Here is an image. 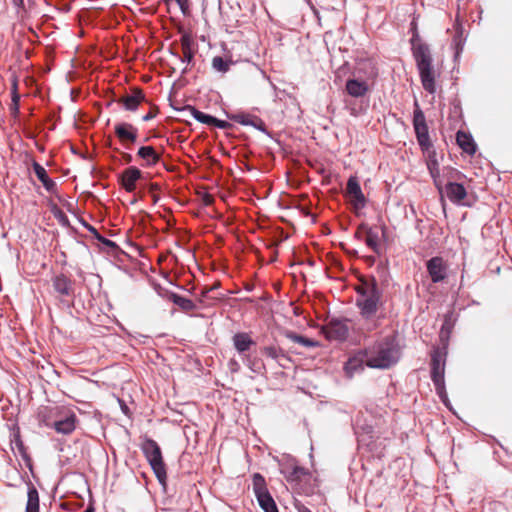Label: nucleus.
I'll return each instance as SVG.
<instances>
[{"label":"nucleus","mask_w":512,"mask_h":512,"mask_svg":"<svg viewBox=\"0 0 512 512\" xmlns=\"http://www.w3.org/2000/svg\"><path fill=\"white\" fill-rule=\"evenodd\" d=\"M356 306L365 320H372L383 305V292L374 276H360L355 286Z\"/></svg>","instance_id":"f257e3e1"},{"label":"nucleus","mask_w":512,"mask_h":512,"mask_svg":"<svg viewBox=\"0 0 512 512\" xmlns=\"http://www.w3.org/2000/svg\"><path fill=\"white\" fill-rule=\"evenodd\" d=\"M360 356L370 368L387 369L399 360L400 350L395 337L388 336L362 351Z\"/></svg>","instance_id":"f03ea898"},{"label":"nucleus","mask_w":512,"mask_h":512,"mask_svg":"<svg viewBox=\"0 0 512 512\" xmlns=\"http://www.w3.org/2000/svg\"><path fill=\"white\" fill-rule=\"evenodd\" d=\"M423 88L430 94L435 93V76L432 55L428 44L417 45L412 50Z\"/></svg>","instance_id":"7ed1b4c3"},{"label":"nucleus","mask_w":512,"mask_h":512,"mask_svg":"<svg viewBox=\"0 0 512 512\" xmlns=\"http://www.w3.org/2000/svg\"><path fill=\"white\" fill-rule=\"evenodd\" d=\"M140 448L163 491L166 493L168 488L167 470L159 444L154 439L145 437Z\"/></svg>","instance_id":"20e7f679"},{"label":"nucleus","mask_w":512,"mask_h":512,"mask_svg":"<svg viewBox=\"0 0 512 512\" xmlns=\"http://www.w3.org/2000/svg\"><path fill=\"white\" fill-rule=\"evenodd\" d=\"M414 107L413 127L420 149L423 153H427V160H437L436 151L433 149V143L429 136L426 118L417 100L414 102Z\"/></svg>","instance_id":"39448f33"},{"label":"nucleus","mask_w":512,"mask_h":512,"mask_svg":"<svg viewBox=\"0 0 512 512\" xmlns=\"http://www.w3.org/2000/svg\"><path fill=\"white\" fill-rule=\"evenodd\" d=\"M445 363L446 351L440 348H434L431 354V379L435 386V390L439 398L444 404L448 402V396L445 388Z\"/></svg>","instance_id":"423d86ee"},{"label":"nucleus","mask_w":512,"mask_h":512,"mask_svg":"<svg viewBox=\"0 0 512 512\" xmlns=\"http://www.w3.org/2000/svg\"><path fill=\"white\" fill-rule=\"evenodd\" d=\"M253 491L259 506L264 512H279L277 505L268 491L265 478L260 473H255L252 477Z\"/></svg>","instance_id":"0eeeda50"},{"label":"nucleus","mask_w":512,"mask_h":512,"mask_svg":"<svg viewBox=\"0 0 512 512\" xmlns=\"http://www.w3.org/2000/svg\"><path fill=\"white\" fill-rule=\"evenodd\" d=\"M344 195L348 198L354 212L358 215V212L364 209L367 205V198L362 192L358 177L351 175L346 183Z\"/></svg>","instance_id":"6e6552de"},{"label":"nucleus","mask_w":512,"mask_h":512,"mask_svg":"<svg viewBox=\"0 0 512 512\" xmlns=\"http://www.w3.org/2000/svg\"><path fill=\"white\" fill-rule=\"evenodd\" d=\"M349 319L332 318L321 328L322 334L330 341L343 342L348 338L350 327Z\"/></svg>","instance_id":"1a4fd4ad"},{"label":"nucleus","mask_w":512,"mask_h":512,"mask_svg":"<svg viewBox=\"0 0 512 512\" xmlns=\"http://www.w3.org/2000/svg\"><path fill=\"white\" fill-rule=\"evenodd\" d=\"M114 133L122 145L130 148L138 139V129L128 122H119L114 126Z\"/></svg>","instance_id":"9d476101"},{"label":"nucleus","mask_w":512,"mask_h":512,"mask_svg":"<svg viewBox=\"0 0 512 512\" xmlns=\"http://www.w3.org/2000/svg\"><path fill=\"white\" fill-rule=\"evenodd\" d=\"M426 267L433 283L442 282L447 276V266L441 257H432L427 261Z\"/></svg>","instance_id":"9b49d317"},{"label":"nucleus","mask_w":512,"mask_h":512,"mask_svg":"<svg viewBox=\"0 0 512 512\" xmlns=\"http://www.w3.org/2000/svg\"><path fill=\"white\" fill-rule=\"evenodd\" d=\"M378 75V70L375 67L374 63L371 60H361L359 61L352 73L354 77H360L365 80L370 85L373 84L374 79Z\"/></svg>","instance_id":"f8f14e48"},{"label":"nucleus","mask_w":512,"mask_h":512,"mask_svg":"<svg viewBox=\"0 0 512 512\" xmlns=\"http://www.w3.org/2000/svg\"><path fill=\"white\" fill-rule=\"evenodd\" d=\"M371 86L362 78L351 76L346 80L345 89L350 96L360 98L370 91Z\"/></svg>","instance_id":"ddd939ff"},{"label":"nucleus","mask_w":512,"mask_h":512,"mask_svg":"<svg viewBox=\"0 0 512 512\" xmlns=\"http://www.w3.org/2000/svg\"><path fill=\"white\" fill-rule=\"evenodd\" d=\"M128 111H136L139 105L146 101L145 94L140 88H133L131 94H127L116 100Z\"/></svg>","instance_id":"4468645a"},{"label":"nucleus","mask_w":512,"mask_h":512,"mask_svg":"<svg viewBox=\"0 0 512 512\" xmlns=\"http://www.w3.org/2000/svg\"><path fill=\"white\" fill-rule=\"evenodd\" d=\"M141 177V170L135 166H130L122 172L120 176V183L127 192L131 193L135 191L136 182L141 179Z\"/></svg>","instance_id":"2eb2a0df"},{"label":"nucleus","mask_w":512,"mask_h":512,"mask_svg":"<svg viewBox=\"0 0 512 512\" xmlns=\"http://www.w3.org/2000/svg\"><path fill=\"white\" fill-rule=\"evenodd\" d=\"M444 188L446 196L452 203L465 205L464 199L467 196V191L462 184L453 181H448L445 184Z\"/></svg>","instance_id":"dca6fc26"},{"label":"nucleus","mask_w":512,"mask_h":512,"mask_svg":"<svg viewBox=\"0 0 512 512\" xmlns=\"http://www.w3.org/2000/svg\"><path fill=\"white\" fill-rule=\"evenodd\" d=\"M233 345L235 350L241 357L248 355V351L252 346H255V341L251 338L247 332H238L232 337Z\"/></svg>","instance_id":"f3484780"},{"label":"nucleus","mask_w":512,"mask_h":512,"mask_svg":"<svg viewBox=\"0 0 512 512\" xmlns=\"http://www.w3.org/2000/svg\"><path fill=\"white\" fill-rule=\"evenodd\" d=\"M229 118L239 124L246 125V126H253L256 129H258L261 132H264L268 134L266 125L264 121L255 115L245 114V113H239V114H233L229 116Z\"/></svg>","instance_id":"a211bd4d"},{"label":"nucleus","mask_w":512,"mask_h":512,"mask_svg":"<svg viewBox=\"0 0 512 512\" xmlns=\"http://www.w3.org/2000/svg\"><path fill=\"white\" fill-rule=\"evenodd\" d=\"M162 296L179 307L183 312L188 313L197 308V305L190 299L185 298L175 292L166 290Z\"/></svg>","instance_id":"6ab92c4d"},{"label":"nucleus","mask_w":512,"mask_h":512,"mask_svg":"<svg viewBox=\"0 0 512 512\" xmlns=\"http://www.w3.org/2000/svg\"><path fill=\"white\" fill-rule=\"evenodd\" d=\"M53 288L61 296H71L74 294V281L64 274L53 278Z\"/></svg>","instance_id":"aec40b11"},{"label":"nucleus","mask_w":512,"mask_h":512,"mask_svg":"<svg viewBox=\"0 0 512 512\" xmlns=\"http://www.w3.org/2000/svg\"><path fill=\"white\" fill-rule=\"evenodd\" d=\"M137 156L144 161L142 164L144 167H153L161 160V154L153 146H141L137 151Z\"/></svg>","instance_id":"412c9836"},{"label":"nucleus","mask_w":512,"mask_h":512,"mask_svg":"<svg viewBox=\"0 0 512 512\" xmlns=\"http://www.w3.org/2000/svg\"><path fill=\"white\" fill-rule=\"evenodd\" d=\"M456 143L463 152L469 155H474L476 153L477 146L471 134L459 130L456 133Z\"/></svg>","instance_id":"4be33fe9"},{"label":"nucleus","mask_w":512,"mask_h":512,"mask_svg":"<svg viewBox=\"0 0 512 512\" xmlns=\"http://www.w3.org/2000/svg\"><path fill=\"white\" fill-rule=\"evenodd\" d=\"M32 167L35 175L37 176L38 180L43 184L44 188L49 193H54L57 188V185L48 176L46 169L36 161L33 162Z\"/></svg>","instance_id":"5701e85b"},{"label":"nucleus","mask_w":512,"mask_h":512,"mask_svg":"<svg viewBox=\"0 0 512 512\" xmlns=\"http://www.w3.org/2000/svg\"><path fill=\"white\" fill-rule=\"evenodd\" d=\"M27 503L25 512H39V493L34 484L27 480Z\"/></svg>","instance_id":"b1692460"},{"label":"nucleus","mask_w":512,"mask_h":512,"mask_svg":"<svg viewBox=\"0 0 512 512\" xmlns=\"http://www.w3.org/2000/svg\"><path fill=\"white\" fill-rule=\"evenodd\" d=\"M76 421V415L72 413L65 419L55 421L53 424V428L56 430L57 433L69 435L75 430Z\"/></svg>","instance_id":"393cba45"},{"label":"nucleus","mask_w":512,"mask_h":512,"mask_svg":"<svg viewBox=\"0 0 512 512\" xmlns=\"http://www.w3.org/2000/svg\"><path fill=\"white\" fill-rule=\"evenodd\" d=\"M181 111L188 112L195 120L200 123L206 124L208 126H212L214 122V116L206 114L192 105H185Z\"/></svg>","instance_id":"a878e982"},{"label":"nucleus","mask_w":512,"mask_h":512,"mask_svg":"<svg viewBox=\"0 0 512 512\" xmlns=\"http://www.w3.org/2000/svg\"><path fill=\"white\" fill-rule=\"evenodd\" d=\"M285 337L294 343L300 344L307 348H315L319 346V343L313 339L307 338L293 331H286Z\"/></svg>","instance_id":"bb28decb"},{"label":"nucleus","mask_w":512,"mask_h":512,"mask_svg":"<svg viewBox=\"0 0 512 512\" xmlns=\"http://www.w3.org/2000/svg\"><path fill=\"white\" fill-rule=\"evenodd\" d=\"M242 360L245 363V365L254 373L261 374L262 371L265 369L263 361L256 356H251L250 354H248L242 357Z\"/></svg>","instance_id":"cd10ccee"},{"label":"nucleus","mask_w":512,"mask_h":512,"mask_svg":"<svg viewBox=\"0 0 512 512\" xmlns=\"http://www.w3.org/2000/svg\"><path fill=\"white\" fill-rule=\"evenodd\" d=\"M361 229H364L366 232L365 243L371 248L374 252L378 253V233L371 228H369L366 224L362 223L360 225Z\"/></svg>","instance_id":"c85d7f7f"},{"label":"nucleus","mask_w":512,"mask_h":512,"mask_svg":"<svg viewBox=\"0 0 512 512\" xmlns=\"http://www.w3.org/2000/svg\"><path fill=\"white\" fill-rule=\"evenodd\" d=\"M282 473L287 481L294 482L301 480V478L307 474V470L300 466H293L282 470Z\"/></svg>","instance_id":"c756f323"},{"label":"nucleus","mask_w":512,"mask_h":512,"mask_svg":"<svg viewBox=\"0 0 512 512\" xmlns=\"http://www.w3.org/2000/svg\"><path fill=\"white\" fill-rule=\"evenodd\" d=\"M453 326H454L453 312H448L444 316V321H443L441 331H440V338L442 340L449 338V335L453 329Z\"/></svg>","instance_id":"7c9ffc66"},{"label":"nucleus","mask_w":512,"mask_h":512,"mask_svg":"<svg viewBox=\"0 0 512 512\" xmlns=\"http://www.w3.org/2000/svg\"><path fill=\"white\" fill-rule=\"evenodd\" d=\"M231 63V61H228L221 56H215L212 59L213 69L221 73H226L229 70Z\"/></svg>","instance_id":"2f4dec72"},{"label":"nucleus","mask_w":512,"mask_h":512,"mask_svg":"<svg viewBox=\"0 0 512 512\" xmlns=\"http://www.w3.org/2000/svg\"><path fill=\"white\" fill-rule=\"evenodd\" d=\"M262 353L267 357H270L274 360H279L280 357H286V354L283 349L275 346H266L262 349Z\"/></svg>","instance_id":"473e14b6"},{"label":"nucleus","mask_w":512,"mask_h":512,"mask_svg":"<svg viewBox=\"0 0 512 512\" xmlns=\"http://www.w3.org/2000/svg\"><path fill=\"white\" fill-rule=\"evenodd\" d=\"M453 48L455 50V59H457L459 56H460V53L462 52L463 50V46H464V39H463V36H462V32H456V34L454 35L453 37Z\"/></svg>","instance_id":"72a5a7b5"},{"label":"nucleus","mask_w":512,"mask_h":512,"mask_svg":"<svg viewBox=\"0 0 512 512\" xmlns=\"http://www.w3.org/2000/svg\"><path fill=\"white\" fill-rule=\"evenodd\" d=\"M218 287V285H214L211 287H204L199 296H198V302L200 304H204L206 299H218L217 296L211 295L212 292Z\"/></svg>","instance_id":"f704fd0d"},{"label":"nucleus","mask_w":512,"mask_h":512,"mask_svg":"<svg viewBox=\"0 0 512 512\" xmlns=\"http://www.w3.org/2000/svg\"><path fill=\"white\" fill-rule=\"evenodd\" d=\"M19 103H20V94L13 93V95L11 97L10 112H11V115L14 117H17L20 113Z\"/></svg>","instance_id":"c9c22d12"},{"label":"nucleus","mask_w":512,"mask_h":512,"mask_svg":"<svg viewBox=\"0 0 512 512\" xmlns=\"http://www.w3.org/2000/svg\"><path fill=\"white\" fill-rule=\"evenodd\" d=\"M55 218L59 221L60 224H62L65 227L70 226V221L67 217V215L60 209H56L54 212Z\"/></svg>","instance_id":"e433bc0d"},{"label":"nucleus","mask_w":512,"mask_h":512,"mask_svg":"<svg viewBox=\"0 0 512 512\" xmlns=\"http://www.w3.org/2000/svg\"><path fill=\"white\" fill-rule=\"evenodd\" d=\"M101 244L105 248H107L109 251L114 252V253H116V252L121 250L120 247L115 242H113V241H111V240H109L108 238H105V237L103 238Z\"/></svg>","instance_id":"4c0bfd02"},{"label":"nucleus","mask_w":512,"mask_h":512,"mask_svg":"<svg viewBox=\"0 0 512 512\" xmlns=\"http://www.w3.org/2000/svg\"><path fill=\"white\" fill-rule=\"evenodd\" d=\"M192 42H193V40L189 34L182 35V37H181L182 50L191 49Z\"/></svg>","instance_id":"58836bf2"},{"label":"nucleus","mask_w":512,"mask_h":512,"mask_svg":"<svg viewBox=\"0 0 512 512\" xmlns=\"http://www.w3.org/2000/svg\"><path fill=\"white\" fill-rule=\"evenodd\" d=\"M182 51H183V56L179 57L180 61L190 64L194 58V52L192 51V49L182 50Z\"/></svg>","instance_id":"ea45409f"},{"label":"nucleus","mask_w":512,"mask_h":512,"mask_svg":"<svg viewBox=\"0 0 512 512\" xmlns=\"http://www.w3.org/2000/svg\"><path fill=\"white\" fill-rule=\"evenodd\" d=\"M213 127H217L219 129H228L232 127V124L225 120H220L218 118H214Z\"/></svg>","instance_id":"a19ab883"},{"label":"nucleus","mask_w":512,"mask_h":512,"mask_svg":"<svg viewBox=\"0 0 512 512\" xmlns=\"http://www.w3.org/2000/svg\"><path fill=\"white\" fill-rule=\"evenodd\" d=\"M20 455L23 458V460L25 461V464L28 467V469L32 472L33 471L32 459H31L30 455L28 454L27 449L22 451L20 453Z\"/></svg>","instance_id":"79ce46f5"},{"label":"nucleus","mask_w":512,"mask_h":512,"mask_svg":"<svg viewBox=\"0 0 512 512\" xmlns=\"http://www.w3.org/2000/svg\"><path fill=\"white\" fill-rule=\"evenodd\" d=\"M410 43H411V49L413 50L417 45H420V44H425L424 42L421 41L420 39V36L419 34L417 33V31H415V33L413 34V36L411 37L410 39Z\"/></svg>","instance_id":"37998d69"},{"label":"nucleus","mask_w":512,"mask_h":512,"mask_svg":"<svg viewBox=\"0 0 512 512\" xmlns=\"http://www.w3.org/2000/svg\"><path fill=\"white\" fill-rule=\"evenodd\" d=\"M157 113H158V109L157 108H152L146 115H144L142 117V120L144 122L150 121V120H152L153 118L156 117Z\"/></svg>","instance_id":"c03bdc74"},{"label":"nucleus","mask_w":512,"mask_h":512,"mask_svg":"<svg viewBox=\"0 0 512 512\" xmlns=\"http://www.w3.org/2000/svg\"><path fill=\"white\" fill-rule=\"evenodd\" d=\"M14 443H15V446L17 447L19 453L26 450V447H25L23 441L21 440L20 435L15 436Z\"/></svg>","instance_id":"a18cd8bd"},{"label":"nucleus","mask_w":512,"mask_h":512,"mask_svg":"<svg viewBox=\"0 0 512 512\" xmlns=\"http://www.w3.org/2000/svg\"><path fill=\"white\" fill-rule=\"evenodd\" d=\"M202 202L206 205V206H209V205H212V203L214 202V198L211 194L209 193H205L202 197Z\"/></svg>","instance_id":"49530a36"},{"label":"nucleus","mask_w":512,"mask_h":512,"mask_svg":"<svg viewBox=\"0 0 512 512\" xmlns=\"http://www.w3.org/2000/svg\"><path fill=\"white\" fill-rule=\"evenodd\" d=\"M81 223H82V225L87 229V231H88V232H90V233L92 234V236H93V235H96V233L98 232V230H97L94 226H92V225L88 224V223H87V222H85L84 220H82V221H81Z\"/></svg>","instance_id":"de8ad7c7"},{"label":"nucleus","mask_w":512,"mask_h":512,"mask_svg":"<svg viewBox=\"0 0 512 512\" xmlns=\"http://www.w3.org/2000/svg\"><path fill=\"white\" fill-rule=\"evenodd\" d=\"M433 182H434V185L436 186V188L439 190V192H442L443 191V181L441 179V177H435V179H433Z\"/></svg>","instance_id":"09e8293b"},{"label":"nucleus","mask_w":512,"mask_h":512,"mask_svg":"<svg viewBox=\"0 0 512 512\" xmlns=\"http://www.w3.org/2000/svg\"><path fill=\"white\" fill-rule=\"evenodd\" d=\"M439 167V163L437 160H427V168L428 170H435Z\"/></svg>","instance_id":"8fccbe9b"},{"label":"nucleus","mask_w":512,"mask_h":512,"mask_svg":"<svg viewBox=\"0 0 512 512\" xmlns=\"http://www.w3.org/2000/svg\"><path fill=\"white\" fill-rule=\"evenodd\" d=\"M295 508H296L297 512H312L308 507H306L302 503H296Z\"/></svg>","instance_id":"3c124183"},{"label":"nucleus","mask_w":512,"mask_h":512,"mask_svg":"<svg viewBox=\"0 0 512 512\" xmlns=\"http://www.w3.org/2000/svg\"><path fill=\"white\" fill-rule=\"evenodd\" d=\"M462 176L461 172L457 170H451L449 178L451 179H459Z\"/></svg>","instance_id":"603ef678"},{"label":"nucleus","mask_w":512,"mask_h":512,"mask_svg":"<svg viewBox=\"0 0 512 512\" xmlns=\"http://www.w3.org/2000/svg\"><path fill=\"white\" fill-rule=\"evenodd\" d=\"M122 158H123V160L125 161V163H127V164H128V163H131V162H132V160H133L132 155H131V154H129V153H125V152H124V153H122Z\"/></svg>","instance_id":"864d4df0"},{"label":"nucleus","mask_w":512,"mask_h":512,"mask_svg":"<svg viewBox=\"0 0 512 512\" xmlns=\"http://www.w3.org/2000/svg\"><path fill=\"white\" fill-rule=\"evenodd\" d=\"M150 193L154 194L156 191L160 190V186L157 183L150 184L149 187Z\"/></svg>","instance_id":"5fc2aeb1"},{"label":"nucleus","mask_w":512,"mask_h":512,"mask_svg":"<svg viewBox=\"0 0 512 512\" xmlns=\"http://www.w3.org/2000/svg\"><path fill=\"white\" fill-rule=\"evenodd\" d=\"M429 173H430L432 179H435V177L436 178L439 177L440 176L439 167L436 168L435 170L434 169L433 170H429Z\"/></svg>","instance_id":"6e6d98bb"},{"label":"nucleus","mask_w":512,"mask_h":512,"mask_svg":"<svg viewBox=\"0 0 512 512\" xmlns=\"http://www.w3.org/2000/svg\"><path fill=\"white\" fill-rule=\"evenodd\" d=\"M11 96L13 95V93H18V83H17V80L14 79L13 82H12V89H11Z\"/></svg>","instance_id":"4d7b16f0"},{"label":"nucleus","mask_w":512,"mask_h":512,"mask_svg":"<svg viewBox=\"0 0 512 512\" xmlns=\"http://www.w3.org/2000/svg\"><path fill=\"white\" fill-rule=\"evenodd\" d=\"M12 2L17 7H22L24 4V0H12Z\"/></svg>","instance_id":"13d9d810"},{"label":"nucleus","mask_w":512,"mask_h":512,"mask_svg":"<svg viewBox=\"0 0 512 512\" xmlns=\"http://www.w3.org/2000/svg\"><path fill=\"white\" fill-rule=\"evenodd\" d=\"M94 239H96L98 242H102L104 236H102L99 232L96 233V235H93Z\"/></svg>","instance_id":"bf43d9fd"},{"label":"nucleus","mask_w":512,"mask_h":512,"mask_svg":"<svg viewBox=\"0 0 512 512\" xmlns=\"http://www.w3.org/2000/svg\"><path fill=\"white\" fill-rule=\"evenodd\" d=\"M83 512H94V507L90 505Z\"/></svg>","instance_id":"052dcab7"},{"label":"nucleus","mask_w":512,"mask_h":512,"mask_svg":"<svg viewBox=\"0 0 512 512\" xmlns=\"http://www.w3.org/2000/svg\"><path fill=\"white\" fill-rule=\"evenodd\" d=\"M360 230H362V229L359 227L358 231H356V233H355V237L358 238V239H361Z\"/></svg>","instance_id":"680f3d73"},{"label":"nucleus","mask_w":512,"mask_h":512,"mask_svg":"<svg viewBox=\"0 0 512 512\" xmlns=\"http://www.w3.org/2000/svg\"><path fill=\"white\" fill-rule=\"evenodd\" d=\"M152 196H153L154 203H156L158 201V199H159L158 196H156L155 193L152 194Z\"/></svg>","instance_id":"e2e57ef3"},{"label":"nucleus","mask_w":512,"mask_h":512,"mask_svg":"<svg viewBox=\"0 0 512 512\" xmlns=\"http://www.w3.org/2000/svg\"><path fill=\"white\" fill-rule=\"evenodd\" d=\"M231 365H233V367H237L238 368V363L235 360L231 361Z\"/></svg>","instance_id":"0e129e2a"},{"label":"nucleus","mask_w":512,"mask_h":512,"mask_svg":"<svg viewBox=\"0 0 512 512\" xmlns=\"http://www.w3.org/2000/svg\"><path fill=\"white\" fill-rule=\"evenodd\" d=\"M187 72V68H184L182 71V74H185Z\"/></svg>","instance_id":"69168bd1"},{"label":"nucleus","mask_w":512,"mask_h":512,"mask_svg":"<svg viewBox=\"0 0 512 512\" xmlns=\"http://www.w3.org/2000/svg\"><path fill=\"white\" fill-rule=\"evenodd\" d=\"M352 362H353V360H352V359H350V360H349V362H348V365H351V364H352Z\"/></svg>","instance_id":"338daca9"}]
</instances>
